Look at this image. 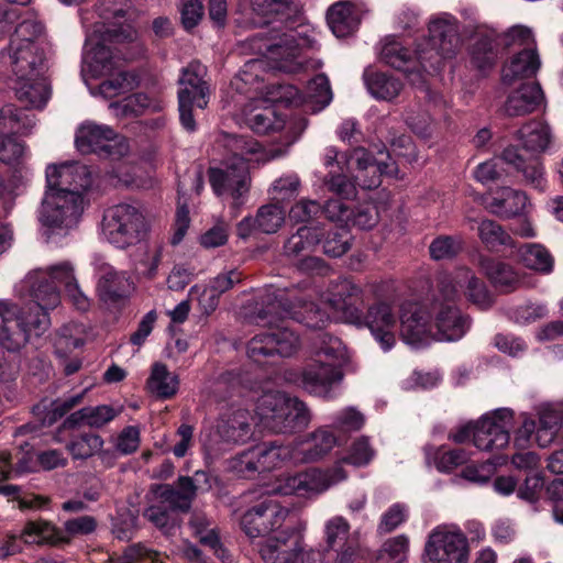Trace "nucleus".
Masks as SVG:
<instances>
[{
	"mask_svg": "<svg viewBox=\"0 0 563 563\" xmlns=\"http://www.w3.org/2000/svg\"><path fill=\"white\" fill-rule=\"evenodd\" d=\"M34 305L21 308L0 300V345L8 351H19L33 338L43 335L51 325L48 310L60 302L57 286L46 277L44 269H35L27 276Z\"/></svg>",
	"mask_w": 563,
	"mask_h": 563,
	"instance_id": "obj_1",
	"label": "nucleus"
},
{
	"mask_svg": "<svg viewBox=\"0 0 563 563\" xmlns=\"http://www.w3.org/2000/svg\"><path fill=\"white\" fill-rule=\"evenodd\" d=\"M464 295L470 301L486 309L493 298L485 284L468 267H457L438 276V295L432 303L434 340L453 342L462 339L470 323L455 306V301Z\"/></svg>",
	"mask_w": 563,
	"mask_h": 563,
	"instance_id": "obj_2",
	"label": "nucleus"
},
{
	"mask_svg": "<svg viewBox=\"0 0 563 563\" xmlns=\"http://www.w3.org/2000/svg\"><path fill=\"white\" fill-rule=\"evenodd\" d=\"M298 135L288 125L286 145L266 150L262 148L260 143L251 136L222 133L220 142L231 156L222 166L210 167L208 170L209 181L216 195L229 194L233 199H240L249 191V164L252 162L265 163L283 157Z\"/></svg>",
	"mask_w": 563,
	"mask_h": 563,
	"instance_id": "obj_3",
	"label": "nucleus"
},
{
	"mask_svg": "<svg viewBox=\"0 0 563 563\" xmlns=\"http://www.w3.org/2000/svg\"><path fill=\"white\" fill-rule=\"evenodd\" d=\"M255 415L263 429L276 434H291L311 421L306 404L280 390L263 393L256 400Z\"/></svg>",
	"mask_w": 563,
	"mask_h": 563,
	"instance_id": "obj_4",
	"label": "nucleus"
},
{
	"mask_svg": "<svg viewBox=\"0 0 563 563\" xmlns=\"http://www.w3.org/2000/svg\"><path fill=\"white\" fill-rule=\"evenodd\" d=\"M429 37L416 47V56L423 71L439 67L441 59H452L462 47L457 20L449 13L432 15L428 22Z\"/></svg>",
	"mask_w": 563,
	"mask_h": 563,
	"instance_id": "obj_5",
	"label": "nucleus"
},
{
	"mask_svg": "<svg viewBox=\"0 0 563 563\" xmlns=\"http://www.w3.org/2000/svg\"><path fill=\"white\" fill-rule=\"evenodd\" d=\"M97 32L100 30H96L86 40L85 58L91 71L107 76L99 85V93L106 99H112L131 92L136 87V77L121 68L106 44L96 41Z\"/></svg>",
	"mask_w": 563,
	"mask_h": 563,
	"instance_id": "obj_6",
	"label": "nucleus"
},
{
	"mask_svg": "<svg viewBox=\"0 0 563 563\" xmlns=\"http://www.w3.org/2000/svg\"><path fill=\"white\" fill-rule=\"evenodd\" d=\"M147 231V221L134 205L119 203L103 214L101 233L115 247L126 249L140 243L146 238Z\"/></svg>",
	"mask_w": 563,
	"mask_h": 563,
	"instance_id": "obj_7",
	"label": "nucleus"
},
{
	"mask_svg": "<svg viewBox=\"0 0 563 563\" xmlns=\"http://www.w3.org/2000/svg\"><path fill=\"white\" fill-rule=\"evenodd\" d=\"M84 211V197L76 192L60 194L46 190L40 211V222L47 240L65 236L77 227Z\"/></svg>",
	"mask_w": 563,
	"mask_h": 563,
	"instance_id": "obj_8",
	"label": "nucleus"
},
{
	"mask_svg": "<svg viewBox=\"0 0 563 563\" xmlns=\"http://www.w3.org/2000/svg\"><path fill=\"white\" fill-rule=\"evenodd\" d=\"M312 46L313 41L294 29L271 34L267 38H254L257 53L271 60L276 69L285 73L299 71L303 66V51Z\"/></svg>",
	"mask_w": 563,
	"mask_h": 563,
	"instance_id": "obj_9",
	"label": "nucleus"
},
{
	"mask_svg": "<svg viewBox=\"0 0 563 563\" xmlns=\"http://www.w3.org/2000/svg\"><path fill=\"white\" fill-rule=\"evenodd\" d=\"M501 161L521 173L527 184L538 189L543 188L544 174L541 162L534 156L525 157L516 146L506 147L499 158L494 157L478 164L473 172L474 178L483 185L500 180L505 176Z\"/></svg>",
	"mask_w": 563,
	"mask_h": 563,
	"instance_id": "obj_10",
	"label": "nucleus"
},
{
	"mask_svg": "<svg viewBox=\"0 0 563 563\" xmlns=\"http://www.w3.org/2000/svg\"><path fill=\"white\" fill-rule=\"evenodd\" d=\"M305 521L285 527L280 536L264 540L258 545V554L264 563H318L317 553L307 549L302 532L306 530Z\"/></svg>",
	"mask_w": 563,
	"mask_h": 563,
	"instance_id": "obj_11",
	"label": "nucleus"
},
{
	"mask_svg": "<svg viewBox=\"0 0 563 563\" xmlns=\"http://www.w3.org/2000/svg\"><path fill=\"white\" fill-rule=\"evenodd\" d=\"M347 476L341 462L325 468L309 467L285 477L278 486V492L282 495L316 499L333 486L346 481Z\"/></svg>",
	"mask_w": 563,
	"mask_h": 563,
	"instance_id": "obj_12",
	"label": "nucleus"
},
{
	"mask_svg": "<svg viewBox=\"0 0 563 563\" xmlns=\"http://www.w3.org/2000/svg\"><path fill=\"white\" fill-rule=\"evenodd\" d=\"M470 545L466 536L455 526H438L428 536L424 563H467Z\"/></svg>",
	"mask_w": 563,
	"mask_h": 563,
	"instance_id": "obj_13",
	"label": "nucleus"
},
{
	"mask_svg": "<svg viewBox=\"0 0 563 563\" xmlns=\"http://www.w3.org/2000/svg\"><path fill=\"white\" fill-rule=\"evenodd\" d=\"M289 515V508L280 505L273 498L264 497L242 514L240 527L250 539L268 537L274 532H278L276 534L278 537L284 531H279V529L284 526Z\"/></svg>",
	"mask_w": 563,
	"mask_h": 563,
	"instance_id": "obj_14",
	"label": "nucleus"
},
{
	"mask_svg": "<svg viewBox=\"0 0 563 563\" xmlns=\"http://www.w3.org/2000/svg\"><path fill=\"white\" fill-rule=\"evenodd\" d=\"M75 145L81 154L96 153L112 159L129 152V143L124 137L118 135L111 126L92 121H86L78 126Z\"/></svg>",
	"mask_w": 563,
	"mask_h": 563,
	"instance_id": "obj_15",
	"label": "nucleus"
},
{
	"mask_svg": "<svg viewBox=\"0 0 563 563\" xmlns=\"http://www.w3.org/2000/svg\"><path fill=\"white\" fill-rule=\"evenodd\" d=\"M97 521L92 516H81L65 521L64 528L58 529L52 523L37 520L26 522L21 537L27 544L68 543L73 538L92 533Z\"/></svg>",
	"mask_w": 563,
	"mask_h": 563,
	"instance_id": "obj_16",
	"label": "nucleus"
},
{
	"mask_svg": "<svg viewBox=\"0 0 563 563\" xmlns=\"http://www.w3.org/2000/svg\"><path fill=\"white\" fill-rule=\"evenodd\" d=\"M350 318L356 328L368 329L384 352H388L395 346L398 318L389 302H375L367 308L365 313L363 311L360 314L350 313Z\"/></svg>",
	"mask_w": 563,
	"mask_h": 563,
	"instance_id": "obj_17",
	"label": "nucleus"
},
{
	"mask_svg": "<svg viewBox=\"0 0 563 563\" xmlns=\"http://www.w3.org/2000/svg\"><path fill=\"white\" fill-rule=\"evenodd\" d=\"M300 346L299 336L288 328H276L252 338L247 344V356L257 364H266L275 356L289 357Z\"/></svg>",
	"mask_w": 563,
	"mask_h": 563,
	"instance_id": "obj_18",
	"label": "nucleus"
},
{
	"mask_svg": "<svg viewBox=\"0 0 563 563\" xmlns=\"http://www.w3.org/2000/svg\"><path fill=\"white\" fill-rule=\"evenodd\" d=\"M252 435L251 415L243 408H231L220 415L213 435L205 442L210 451H220L221 444H243Z\"/></svg>",
	"mask_w": 563,
	"mask_h": 563,
	"instance_id": "obj_19",
	"label": "nucleus"
},
{
	"mask_svg": "<svg viewBox=\"0 0 563 563\" xmlns=\"http://www.w3.org/2000/svg\"><path fill=\"white\" fill-rule=\"evenodd\" d=\"M46 190L60 194H84L92 185V173L88 166L78 162L49 164L45 169Z\"/></svg>",
	"mask_w": 563,
	"mask_h": 563,
	"instance_id": "obj_20",
	"label": "nucleus"
},
{
	"mask_svg": "<svg viewBox=\"0 0 563 563\" xmlns=\"http://www.w3.org/2000/svg\"><path fill=\"white\" fill-rule=\"evenodd\" d=\"M512 426V411L507 408L495 410L476 421L474 445L482 451L500 450L508 445Z\"/></svg>",
	"mask_w": 563,
	"mask_h": 563,
	"instance_id": "obj_21",
	"label": "nucleus"
},
{
	"mask_svg": "<svg viewBox=\"0 0 563 563\" xmlns=\"http://www.w3.org/2000/svg\"><path fill=\"white\" fill-rule=\"evenodd\" d=\"M290 444L292 465H301L317 463L328 456L338 444V438L329 427L323 426L296 438Z\"/></svg>",
	"mask_w": 563,
	"mask_h": 563,
	"instance_id": "obj_22",
	"label": "nucleus"
},
{
	"mask_svg": "<svg viewBox=\"0 0 563 563\" xmlns=\"http://www.w3.org/2000/svg\"><path fill=\"white\" fill-rule=\"evenodd\" d=\"M343 379L340 367L320 358H311L301 372V386L309 394L331 398L333 388Z\"/></svg>",
	"mask_w": 563,
	"mask_h": 563,
	"instance_id": "obj_23",
	"label": "nucleus"
},
{
	"mask_svg": "<svg viewBox=\"0 0 563 563\" xmlns=\"http://www.w3.org/2000/svg\"><path fill=\"white\" fill-rule=\"evenodd\" d=\"M431 313L426 309L409 305L400 316V335L404 342L413 347H420L434 340Z\"/></svg>",
	"mask_w": 563,
	"mask_h": 563,
	"instance_id": "obj_24",
	"label": "nucleus"
},
{
	"mask_svg": "<svg viewBox=\"0 0 563 563\" xmlns=\"http://www.w3.org/2000/svg\"><path fill=\"white\" fill-rule=\"evenodd\" d=\"M242 119L258 134L278 132L286 128L285 118L278 112L277 107L263 98L249 101L242 109Z\"/></svg>",
	"mask_w": 563,
	"mask_h": 563,
	"instance_id": "obj_25",
	"label": "nucleus"
},
{
	"mask_svg": "<svg viewBox=\"0 0 563 563\" xmlns=\"http://www.w3.org/2000/svg\"><path fill=\"white\" fill-rule=\"evenodd\" d=\"M250 10V23L264 26L273 22L289 23L297 13L292 0H242Z\"/></svg>",
	"mask_w": 563,
	"mask_h": 563,
	"instance_id": "obj_26",
	"label": "nucleus"
},
{
	"mask_svg": "<svg viewBox=\"0 0 563 563\" xmlns=\"http://www.w3.org/2000/svg\"><path fill=\"white\" fill-rule=\"evenodd\" d=\"M325 301L338 312L342 319L352 324L350 313L360 314L358 305L364 301V291L361 286L350 279H339L332 283L325 294Z\"/></svg>",
	"mask_w": 563,
	"mask_h": 563,
	"instance_id": "obj_27",
	"label": "nucleus"
},
{
	"mask_svg": "<svg viewBox=\"0 0 563 563\" xmlns=\"http://www.w3.org/2000/svg\"><path fill=\"white\" fill-rule=\"evenodd\" d=\"M203 479L208 481L205 472H196L194 477L180 476L176 487L170 485H162L156 489L159 503L166 504L172 510H189L191 503L197 495V483Z\"/></svg>",
	"mask_w": 563,
	"mask_h": 563,
	"instance_id": "obj_28",
	"label": "nucleus"
},
{
	"mask_svg": "<svg viewBox=\"0 0 563 563\" xmlns=\"http://www.w3.org/2000/svg\"><path fill=\"white\" fill-rule=\"evenodd\" d=\"M9 58L16 79H33L40 75L46 58L45 45L9 46Z\"/></svg>",
	"mask_w": 563,
	"mask_h": 563,
	"instance_id": "obj_29",
	"label": "nucleus"
},
{
	"mask_svg": "<svg viewBox=\"0 0 563 563\" xmlns=\"http://www.w3.org/2000/svg\"><path fill=\"white\" fill-rule=\"evenodd\" d=\"M544 102L545 96L540 84L526 82L509 93L504 112L508 117H522L534 112Z\"/></svg>",
	"mask_w": 563,
	"mask_h": 563,
	"instance_id": "obj_30",
	"label": "nucleus"
},
{
	"mask_svg": "<svg viewBox=\"0 0 563 563\" xmlns=\"http://www.w3.org/2000/svg\"><path fill=\"white\" fill-rule=\"evenodd\" d=\"M541 67L537 47H525L515 54L503 67V84L511 86L519 80L534 77Z\"/></svg>",
	"mask_w": 563,
	"mask_h": 563,
	"instance_id": "obj_31",
	"label": "nucleus"
},
{
	"mask_svg": "<svg viewBox=\"0 0 563 563\" xmlns=\"http://www.w3.org/2000/svg\"><path fill=\"white\" fill-rule=\"evenodd\" d=\"M128 0H100L98 4V14L102 21L96 22L91 31L87 32V36L92 35L96 30H100L95 35L96 41L106 44L113 40H120L123 31L108 25L111 19H118L125 14L128 9ZM114 24L113 26H115ZM88 37H86L87 40Z\"/></svg>",
	"mask_w": 563,
	"mask_h": 563,
	"instance_id": "obj_32",
	"label": "nucleus"
},
{
	"mask_svg": "<svg viewBox=\"0 0 563 563\" xmlns=\"http://www.w3.org/2000/svg\"><path fill=\"white\" fill-rule=\"evenodd\" d=\"M528 197L526 192L511 187L498 188L486 205V209L501 219H510L526 211Z\"/></svg>",
	"mask_w": 563,
	"mask_h": 563,
	"instance_id": "obj_33",
	"label": "nucleus"
},
{
	"mask_svg": "<svg viewBox=\"0 0 563 563\" xmlns=\"http://www.w3.org/2000/svg\"><path fill=\"white\" fill-rule=\"evenodd\" d=\"M207 69L198 62L190 63L183 69L179 78L178 97L187 92L188 99H194L196 108L205 109L209 102V87L205 81Z\"/></svg>",
	"mask_w": 563,
	"mask_h": 563,
	"instance_id": "obj_34",
	"label": "nucleus"
},
{
	"mask_svg": "<svg viewBox=\"0 0 563 563\" xmlns=\"http://www.w3.org/2000/svg\"><path fill=\"white\" fill-rule=\"evenodd\" d=\"M388 161H384L383 158H374L366 150L360 147L355 148L352 154V159L356 164V168L358 172H366L369 174V179H363L361 175H357L356 178L361 181V186L364 188H373L377 187L380 183V175L383 174H391L395 168V162L391 159L389 154H387Z\"/></svg>",
	"mask_w": 563,
	"mask_h": 563,
	"instance_id": "obj_35",
	"label": "nucleus"
},
{
	"mask_svg": "<svg viewBox=\"0 0 563 563\" xmlns=\"http://www.w3.org/2000/svg\"><path fill=\"white\" fill-rule=\"evenodd\" d=\"M258 473L271 472L292 464L291 444H284L277 441L264 442L253 446Z\"/></svg>",
	"mask_w": 563,
	"mask_h": 563,
	"instance_id": "obj_36",
	"label": "nucleus"
},
{
	"mask_svg": "<svg viewBox=\"0 0 563 563\" xmlns=\"http://www.w3.org/2000/svg\"><path fill=\"white\" fill-rule=\"evenodd\" d=\"M130 288L131 283L124 272L115 271L107 263L100 264L97 289L102 300H119L128 295Z\"/></svg>",
	"mask_w": 563,
	"mask_h": 563,
	"instance_id": "obj_37",
	"label": "nucleus"
},
{
	"mask_svg": "<svg viewBox=\"0 0 563 563\" xmlns=\"http://www.w3.org/2000/svg\"><path fill=\"white\" fill-rule=\"evenodd\" d=\"M280 309L278 313L294 319L311 329H322L330 320L327 312L321 310L316 303L308 302L305 299L298 300L291 306H284L282 298L277 301Z\"/></svg>",
	"mask_w": 563,
	"mask_h": 563,
	"instance_id": "obj_38",
	"label": "nucleus"
},
{
	"mask_svg": "<svg viewBox=\"0 0 563 563\" xmlns=\"http://www.w3.org/2000/svg\"><path fill=\"white\" fill-rule=\"evenodd\" d=\"M363 79L368 92L377 100L391 101L402 90L399 79L371 67L364 70Z\"/></svg>",
	"mask_w": 563,
	"mask_h": 563,
	"instance_id": "obj_39",
	"label": "nucleus"
},
{
	"mask_svg": "<svg viewBox=\"0 0 563 563\" xmlns=\"http://www.w3.org/2000/svg\"><path fill=\"white\" fill-rule=\"evenodd\" d=\"M328 24L336 37L352 34L358 26L360 20L350 1H339L330 7L327 14Z\"/></svg>",
	"mask_w": 563,
	"mask_h": 563,
	"instance_id": "obj_40",
	"label": "nucleus"
},
{
	"mask_svg": "<svg viewBox=\"0 0 563 563\" xmlns=\"http://www.w3.org/2000/svg\"><path fill=\"white\" fill-rule=\"evenodd\" d=\"M35 125L34 115L25 110L7 104L0 109V135H26Z\"/></svg>",
	"mask_w": 563,
	"mask_h": 563,
	"instance_id": "obj_41",
	"label": "nucleus"
},
{
	"mask_svg": "<svg viewBox=\"0 0 563 563\" xmlns=\"http://www.w3.org/2000/svg\"><path fill=\"white\" fill-rule=\"evenodd\" d=\"M324 236V229L320 227H300L285 243L284 252L287 256H301L313 252Z\"/></svg>",
	"mask_w": 563,
	"mask_h": 563,
	"instance_id": "obj_42",
	"label": "nucleus"
},
{
	"mask_svg": "<svg viewBox=\"0 0 563 563\" xmlns=\"http://www.w3.org/2000/svg\"><path fill=\"white\" fill-rule=\"evenodd\" d=\"M15 95L29 107L42 109L49 99L51 90L46 79L37 75L33 79H16Z\"/></svg>",
	"mask_w": 563,
	"mask_h": 563,
	"instance_id": "obj_43",
	"label": "nucleus"
},
{
	"mask_svg": "<svg viewBox=\"0 0 563 563\" xmlns=\"http://www.w3.org/2000/svg\"><path fill=\"white\" fill-rule=\"evenodd\" d=\"M519 137L523 148L531 153L529 157L534 156L540 161L534 154L544 152L549 147L552 140V132L548 123L530 121L519 130Z\"/></svg>",
	"mask_w": 563,
	"mask_h": 563,
	"instance_id": "obj_44",
	"label": "nucleus"
},
{
	"mask_svg": "<svg viewBox=\"0 0 563 563\" xmlns=\"http://www.w3.org/2000/svg\"><path fill=\"white\" fill-rule=\"evenodd\" d=\"M380 59L406 74H411L419 65L417 56L412 57L408 51L394 36H387L379 52Z\"/></svg>",
	"mask_w": 563,
	"mask_h": 563,
	"instance_id": "obj_45",
	"label": "nucleus"
},
{
	"mask_svg": "<svg viewBox=\"0 0 563 563\" xmlns=\"http://www.w3.org/2000/svg\"><path fill=\"white\" fill-rule=\"evenodd\" d=\"M146 387L150 393L158 398L168 399L178 391L179 379L176 374L168 371L165 364L155 363L152 366Z\"/></svg>",
	"mask_w": 563,
	"mask_h": 563,
	"instance_id": "obj_46",
	"label": "nucleus"
},
{
	"mask_svg": "<svg viewBox=\"0 0 563 563\" xmlns=\"http://www.w3.org/2000/svg\"><path fill=\"white\" fill-rule=\"evenodd\" d=\"M189 525L202 545L213 551L214 555L222 562L228 561L230 554L221 543L216 530L213 528H209L210 522L205 515L194 514L190 518Z\"/></svg>",
	"mask_w": 563,
	"mask_h": 563,
	"instance_id": "obj_47",
	"label": "nucleus"
},
{
	"mask_svg": "<svg viewBox=\"0 0 563 563\" xmlns=\"http://www.w3.org/2000/svg\"><path fill=\"white\" fill-rule=\"evenodd\" d=\"M86 338L87 331L84 324L70 322L63 325L54 340L55 354L66 358L69 353L85 344Z\"/></svg>",
	"mask_w": 563,
	"mask_h": 563,
	"instance_id": "obj_48",
	"label": "nucleus"
},
{
	"mask_svg": "<svg viewBox=\"0 0 563 563\" xmlns=\"http://www.w3.org/2000/svg\"><path fill=\"white\" fill-rule=\"evenodd\" d=\"M27 157L26 146L23 142L13 136L0 135V162L18 169L26 177L31 175L30 168L25 165Z\"/></svg>",
	"mask_w": 563,
	"mask_h": 563,
	"instance_id": "obj_49",
	"label": "nucleus"
},
{
	"mask_svg": "<svg viewBox=\"0 0 563 563\" xmlns=\"http://www.w3.org/2000/svg\"><path fill=\"white\" fill-rule=\"evenodd\" d=\"M345 355L346 349L336 336L329 333H319L313 340L311 358H320L339 366Z\"/></svg>",
	"mask_w": 563,
	"mask_h": 563,
	"instance_id": "obj_50",
	"label": "nucleus"
},
{
	"mask_svg": "<svg viewBox=\"0 0 563 563\" xmlns=\"http://www.w3.org/2000/svg\"><path fill=\"white\" fill-rule=\"evenodd\" d=\"M110 107L115 111L117 115H139L146 110L159 111L162 101L157 98L150 97L146 93L139 92L124 98L120 102L111 103Z\"/></svg>",
	"mask_w": 563,
	"mask_h": 563,
	"instance_id": "obj_51",
	"label": "nucleus"
},
{
	"mask_svg": "<svg viewBox=\"0 0 563 563\" xmlns=\"http://www.w3.org/2000/svg\"><path fill=\"white\" fill-rule=\"evenodd\" d=\"M426 457L433 461L440 472H451L460 465L465 464L470 454L464 449L445 450L443 446H426Z\"/></svg>",
	"mask_w": 563,
	"mask_h": 563,
	"instance_id": "obj_52",
	"label": "nucleus"
},
{
	"mask_svg": "<svg viewBox=\"0 0 563 563\" xmlns=\"http://www.w3.org/2000/svg\"><path fill=\"white\" fill-rule=\"evenodd\" d=\"M14 32L10 37L9 46H35L45 45L42 36L44 26L35 19H24L16 22Z\"/></svg>",
	"mask_w": 563,
	"mask_h": 563,
	"instance_id": "obj_53",
	"label": "nucleus"
},
{
	"mask_svg": "<svg viewBox=\"0 0 563 563\" xmlns=\"http://www.w3.org/2000/svg\"><path fill=\"white\" fill-rule=\"evenodd\" d=\"M483 273L497 286L515 287L519 279L511 266L489 257H481L478 262Z\"/></svg>",
	"mask_w": 563,
	"mask_h": 563,
	"instance_id": "obj_54",
	"label": "nucleus"
},
{
	"mask_svg": "<svg viewBox=\"0 0 563 563\" xmlns=\"http://www.w3.org/2000/svg\"><path fill=\"white\" fill-rule=\"evenodd\" d=\"M519 257L530 269L549 274L553 269V257L541 244H525L519 250Z\"/></svg>",
	"mask_w": 563,
	"mask_h": 563,
	"instance_id": "obj_55",
	"label": "nucleus"
},
{
	"mask_svg": "<svg viewBox=\"0 0 563 563\" xmlns=\"http://www.w3.org/2000/svg\"><path fill=\"white\" fill-rule=\"evenodd\" d=\"M497 58L494 38L490 35L478 36L471 48V62L481 71L494 67Z\"/></svg>",
	"mask_w": 563,
	"mask_h": 563,
	"instance_id": "obj_56",
	"label": "nucleus"
},
{
	"mask_svg": "<svg viewBox=\"0 0 563 563\" xmlns=\"http://www.w3.org/2000/svg\"><path fill=\"white\" fill-rule=\"evenodd\" d=\"M409 539L399 534L384 542L374 563H404L407 560Z\"/></svg>",
	"mask_w": 563,
	"mask_h": 563,
	"instance_id": "obj_57",
	"label": "nucleus"
},
{
	"mask_svg": "<svg viewBox=\"0 0 563 563\" xmlns=\"http://www.w3.org/2000/svg\"><path fill=\"white\" fill-rule=\"evenodd\" d=\"M478 236L483 244L489 250L511 243L510 235L500 224L490 219H485L478 224Z\"/></svg>",
	"mask_w": 563,
	"mask_h": 563,
	"instance_id": "obj_58",
	"label": "nucleus"
},
{
	"mask_svg": "<svg viewBox=\"0 0 563 563\" xmlns=\"http://www.w3.org/2000/svg\"><path fill=\"white\" fill-rule=\"evenodd\" d=\"M103 445V440L95 433H82L73 439L67 449L74 459H88L98 453Z\"/></svg>",
	"mask_w": 563,
	"mask_h": 563,
	"instance_id": "obj_59",
	"label": "nucleus"
},
{
	"mask_svg": "<svg viewBox=\"0 0 563 563\" xmlns=\"http://www.w3.org/2000/svg\"><path fill=\"white\" fill-rule=\"evenodd\" d=\"M256 214L260 233L273 234L280 229L285 221V212L277 205L263 206Z\"/></svg>",
	"mask_w": 563,
	"mask_h": 563,
	"instance_id": "obj_60",
	"label": "nucleus"
},
{
	"mask_svg": "<svg viewBox=\"0 0 563 563\" xmlns=\"http://www.w3.org/2000/svg\"><path fill=\"white\" fill-rule=\"evenodd\" d=\"M306 97L308 102L318 106V110L323 109L331 102L332 91L325 75H317L309 81Z\"/></svg>",
	"mask_w": 563,
	"mask_h": 563,
	"instance_id": "obj_61",
	"label": "nucleus"
},
{
	"mask_svg": "<svg viewBox=\"0 0 563 563\" xmlns=\"http://www.w3.org/2000/svg\"><path fill=\"white\" fill-rule=\"evenodd\" d=\"M87 388L77 395H73L70 397L64 399H56L51 402L49 407L46 409V412L43 417V422L51 426L55 423L57 420L63 418L66 413H68L73 408L81 404L87 393Z\"/></svg>",
	"mask_w": 563,
	"mask_h": 563,
	"instance_id": "obj_62",
	"label": "nucleus"
},
{
	"mask_svg": "<svg viewBox=\"0 0 563 563\" xmlns=\"http://www.w3.org/2000/svg\"><path fill=\"white\" fill-rule=\"evenodd\" d=\"M463 249V241L457 236H439L429 246L434 260H448L456 256Z\"/></svg>",
	"mask_w": 563,
	"mask_h": 563,
	"instance_id": "obj_63",
	"label": "nucleus"
},
{
	"mask_svg": "<svg viewBox=\"0 0 563 563\" xmlns=\"http://www.w3.org/2000/svg\"><path fill=\"white\" fill-rule=\"evenodd\" d=\"M374 455L375 451L369 444L368 439L361 437L352 443L347 456L339 462H341L342 465L349 463L361 467L367 465L374 459Z\"/></svg>",
	"mask_w": 563,
	"mask_h": 563,
	"instance_id": "obj_64",
	"label": "nucleus"
}]
</instances>
